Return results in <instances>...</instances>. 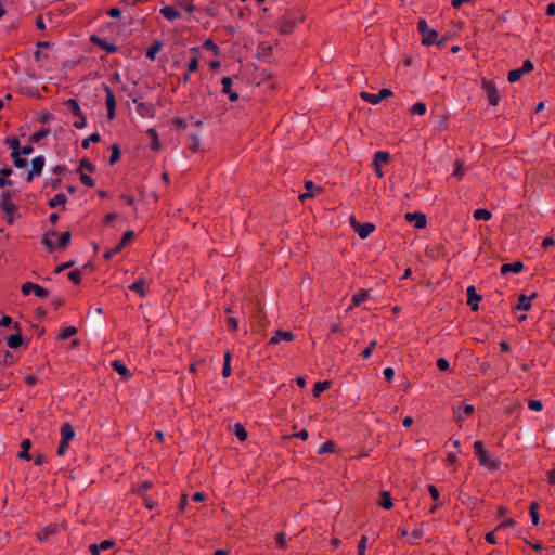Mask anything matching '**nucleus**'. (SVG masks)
<instances>
[{
	"label": "nucleus",
	"instance_id": "obj_50",
	"mask_svg": "<svg viewBox=\"0 0 555 555\" xmlns=\"http://www.w3.org/2000/svg\"><path fill=\"white\" fill-rule=\"evenodd\" d=\"M334 449H335V443L333 441H326L319 448L318 453L323 454V453H327V452H334Z\"/></svg>",
	"mask_w": 555,
	"mask_h": 555
},
{
	"label": "nucleus",
	"instance_id": "obj_29",
	"mask_svg": "<svg viewBox=\"0 0 555 555\" xmlns=\"http://www.w3.org/2000/svg\"><path fill=\"white\" fill-rule=\"evenodd\" d=\"M367 297H369V293L365 291L354 294L351 298V307L349 309H351L352 307L360 306L362 302H364L367 299Z\"/></svg>",
	"mask_w": 555,
	"mask_h": 555
},
{
	"label": "nucleus",
	"instance_id": "obj_12",
	"mask_svg": "<svg viewBox=\"0 0 555 555\" xmlns=\"http://www.w3.org/2000/svg\"><path fill=\"white\" fill-rule=\"evenodd\" d=\"M294 337H295V335L292 332L279 330L271 337L269 344L278 345L282 341H292L294 339Z\"/></svg>",
	"mask_w": 555,
	"mask_h": 555
},
{
	"label": "nucleus",
	"instance_id": "obj_21",
	"mask_svg": "<svg viewBox=\"0 0 555 555\" xmlns=\"http://www.w3.org/2000/svg\"><path fill=\"white\" fill-rule=\"evenodd\" d=\"M535 297V294H532L531 296L520 295L518 297V302L516 306V309L528 311L531 308V300Z\"/></svg>",
	"mask_w": 555,
	"mask_h": 555
},
{
	"label": "nucleus",
	"instance_id": "obj_63",
	"mask_svg": "<svg viewBox=\"0 0 555 555\" xmlns=\"http://www.w3.org/2000/svg\"><path fill=\"white\" fill-rule=\"evenodd\" d=\"M286 541L287 539L285 533L281 532L276 535V544L279 547H285Z\"/></svg>",
	"mask_w": 555,
	"mask_h": 555
},
{
	"label": "nucleus",
	"instance_id": "obj_5",
	"mask_svg": "<svg viewBox=\"0 0 555 555\" xmlns=\"http://www.w3.org/2000/svg\"><path fill=\"white\" fill-rule=\"evenodd\" d=\"M350 224L362 240L369 237L375 230V225L373 223H360L354 217L350 218Z\"/></svg>",
	"mask_w": 555,
	"mask_h": 555
},
{
	"label": "nucleus",
	"instance_id": "obj_22",
	"mask_svg": "<svg viewBox=\"0 0 555 555\" xmlns=\"http://www.w3.org/2000/svg\"><path fill=\"white\" fill-rule=\"evenodd\" d=\"M390 159V154L386 151H378L374 155L373 166L379 168L382 164H386Z\"/></svg>",
	"mask_w": 555,
	"mask_h": 555
},
{
	"label": "nucleus",
	"instance_id": "obj_31",
	"mask_svg": "<svg viewBox=\"0 0 555 555\" xmlns=\"http://www.w3.org/2000/svg\"><path fill=\"white\" fill-rule=\"evenodd\" d=\"M330 386H331L330 380L318 382L313 388V396L320 397L323 391H325L326 389L330 388Z\"/></svg>",
	"mask_w": 555,
	"mask_h": 555
},
{
	"label": "nucleus",
	"instance_id": "obj_19",
	"mask_svg": "<svg viewBox=\"0 0 555 555\" xmlns=\"http://www.w3.org/2000/svg\"><path fill=\"white\" fill-rule=\"evenodd\" d=\"M60 434L64 442H70L76 436L75 430L69 423H65L61 426Z\"/></svg>",
	"mask_w": 555,
	"mask_h": 555
},
{
	"label": "nucleus",
	"instance_id": "obj_39",
	"mask_svg": "<svg viewBox=\"0 0 555 555\" xmlns=\"http://www.w3.org/2000/svg\"><path fill=\"white\" fill-rule=\"evenodd\" d=\"M49 134V130L48 129H41L39 131H36L34 132L30 138H29V142L30 143H38L40 140H42L43 138H46L47 135Z\"/></svg>",
	"mask_w": 555,
	"mask_h": 555
},
{
	"label": "nucleus",
	"instance_id": "obj_43",
	"mask_svg": "<svg viewBox=\"0 0 555 555\" xmlns=\"http://www.w3.org/2000/svg\"><path fill=\"white\" fill-rule=\"evenodd\" d=\"M100 141V134L99 133H92L81 142V146L83 149H88L91 143H96Z\"/></svg>",
	"mask_w": 555,
	"mask_h": 555
},
{
	"label": "nucleus",
	"instance_id": "obj_18",
	"mask_svg": "<svg viewBox=\"0 0 555 555\" xmlns=\"http://www.w3.org/2000/svg\"><path fill=\"white\" fill-rule=\"evenodd\" d=\"M60 530V526L56 524H50L46 526L39 533L38 539L42 542L48 541L49 537L57 533Z\"/></svg>",
	"mask_w": 555,
	"mask_h": 555
},
{
	"label": "nucleus",
	"instance_id": "obj_3",
	"mask_svg": "<svg viewBox=\"0 0 555 555\" xmlns=\"http://www.w3.org/2000/svg\"><path fill=\"white\" fill-rule=\"evenodd\" d=\"M392 95V91L390 89L384 88L378 93H369V92H361L360 96L363 101L376 105L380 103L382 100L387 99Z\"/></svg>",
	"mask_w": 555,
	"mask_h": 555
},
{
	"label": "nucleus",
	"instance_id": "obj_47",
	"mask_svg": "<svg viewBox=\"0 0 555 555\" xmlns=\"http://www.w3.org/2000/svg\"><path fill=\"white\" fill-rule=\"evenodd\" d=\"M160 50V43L156 42L155 44L151 46L146 51V57L150 60H155L157 53Z\"/></svg>",
	"mask_w": 555,
	"mask_h": 555
},
{
	"label": "nucleus",
	"instance_id": "obj_6",
	"mask_svg": "<svg viewBox=\"0 0 555 555\" xmlns=\"http://www.w3.org/2000/svg\"><path fill=\"white\" fill-rule=\"evenodd\" d=\"M21 291L24 296H28L30 293H35L36 296L46 298L49 295L48 289L33 282L24 283L21 287Z\"/></svg>",
	"mask_w": 555,
	"mask_h": 555
},
{
	"label": "nucleus",
	"instance_id": "obj_53",
	"mask_svg": "<svg viewBox=\"0 0 555 555\" xmlns=\"http://www.w3.org/2000/svg\"><path fill=\"white\" fill-rule=\"evenodd\" d=\"M68 279L75 283V284H79L80 281H81V272L79 270H73L69 272L68 274Z\"/></svg>",
	"mask_w": 555,
	"mask_h": 555
},
{
	"label": "nucleus",
	"instance_id": "obj_57",
	"mask_svg": "<svg viewBox=\"0 0 555 555\" xmlns=\"http://www.w3.org/2000/svg\"><path fill=\"white\" fill-rule=\"evenodd\" d=\"M437 367L440 370V371H447L449 370L450 367V363L447 359L444 358H439L437 360Z\"/></svg>",
	"mask_w": 555,
	"mask_h": 555
},
{
	"label": "nucleus",
	"instance_id": "obj_16",
	"mask_svg": "<svg viewBox=\"0 0 555 555\" xmlns=\"http://www.w3.org/2000/svg\"><path fill=\"white\" fill-rule=\"evenodd\" d=\"M114 544L115 542L113 540H104L99 544H91L89 546V551L92 555H100L102 551L109 550L111 547H113Z\"/></svg>",
	"mask_w": 555,
	"mask_h": 555
},
{
	"label": "nucleus",
	"instance_id": "obj_52",
	"mask_svg": "<svg viewBox=\"0 0 555 555\" xmlns=\"http://www.w3.org/2000/svg\"><path fill=\"white\" fill-rule=\"evenodd\" d=\"M5 143L9 145V147L12 150V152L20 151V141L17 138H8L5 140Z\"/></svg>",
	"mask_w": 555,
	"mask_h": 555
},
{
	"label": "nucleus",
	"instance_id": "obj_42",
	"mask_svg": "<svg viewBox=\"0 0 555 555\" xmlns=\"http://www.w3.org/2000/svg\"><path fill=\"white\" fill-rule=\"evenodd\" d=\"M77 333V328L75 326H68L61 331L59 338L68 339Z\"/></svg>",
	"mask_w": 555,
	"mask_h": 555
},
{
	"label": "nucleus",
	"instance_id": "obj_25",
	"mask_svg": "<svg viewBox=\"0 0 555 555\" xmlns=\"http://www.w3.org/2000/svg\"><path fill=\"white\" fill-rule=\"evenodd\" d=\"M67 202V196L63 193L54 195L48 203L50 208H56L57 206H64Z\"/></svg>",
	"mask_w": 555,
	"mask_h": 555
},
{
	"label": "nucleus",
	"instance_id": "obj_13",
	"mask_svg": "<svg viewBox=\"0 0 555 555\" xmlns=\"http://www.w3.org/2000/svg\"><path fill=\"white\" fill-rule=\"evenodd\" d=\"M405 220L414 222L416 229H424L426 227V216L421 212H408L405 214Z\"/></svg>",
	"mask_w": 555,
	"mask_h": 555
},
{
	"label": "nucleus",
	"instance_id": "obj_26",
	"mask_svg": "<svg viewBox=\"0 0 555 555\" xmlns=\"http://www.w3.org/2000/svg\"><path fill=\"white\" fill-rule=\"evenodd\" d=\"M378 504L385 509H390L392 507L393 503L388 491L382 492Z\"/></svg>",
	"mask_w": 555,
	"mask_h": 555
},
{
	"label": "nucleus",
	"instance_id": "obj_35",
	"mask_svg": "<svg viewBox=\"0 0 555 555\" xmlns=\"http://www.w3.org/2000/svg\"><path fill=\"white\" fill-rule=\"evenodd\" d=\"M20 151H15L11 153V157L13 158L14 166L16 168H24L27 165V159L20 157Z\"/></svg>",
	"mask_w": 555,
	"mask_h": 555
},
{
	"label": "nucleus",
	"instance_id": "obj_8",
	"mask_svg": "<svg viewBox=\"0 0 555 555\" xmlns=\"http://www.w3.org/2000/svg\"><path fill=\"white\" fill-rule=\"evenodd\" d=\"M46 163V158L42 155L36 156L31 160V170L28 172L26 181L30 182L34 177L40 176Z\"/></svg>",
	"mask_w": 555,
	"mask_h": 555
},
{
	"label": "nucleus",
	"instance_id": "obj_32",
	"mask_svg": "<svg viewBox=\"0 0 555 555\" xmlns=\"http://www.w3.org/2000/svg\"><path fill=\"white\" fill-rule=\"evenodd\" d=\"M23 343V337L20 333L11 335L8 338V346L12 349L18 348Z\"/></svg>",
	"mask_w": 555,
	"mask_h": 555
},
{
	"label": "nucleus",
	"instance_id": "obj_46",
	"mask_svg": "<svg viewBox=\"0 0 555 555\" xmlns=\"http://www.w3.org/2000/svg\"><path fill=\"white\" fill-rule=\"evenodd\" d=\"M147 134L152 139L151 147L155 151L158 150L160 146V143H159L156 131L154 129H149Z\"/></svg>",
	"mask_w": 555,
	"mask_h": 555
},
{
	"label": "nucleus",
	"instance_id": "obj_36",
	"mask_svg": "<svg viewBox=\"0 0 555 555\" xmlns=\"http://www.w3.org/2000/svg\"><path fill=\"white\" fill-rule=\"evenodd\" d=\"M539 504L537 502H532L530 504L529 513L531 516V521L534 526H537L540 521V517L538 514Z\"/></svg>",
	"mask_w": 555,
	"mask_h": 555
},
{
	"label": "nucleus",
	"instance_id": "obj_49",
	"mask_svg": "<svg viewBox=\"0 0 555 555\" xmlns=\"http://www.w3.org/2000/svg\"><path fill=\"white\" fill-rule=\"evenodd\" d=\"M120 158V150L118 147V145L114 144L112 146V155L109 157V164L111 165H114L116 164Z\"/></svg>",
	"mask_w": 555,
	"mask_h": 555
},
{
	"label": "nucleus",
	"instance_id": "obj_20",
	"mask_svg": "<svg viewBox=\"0 0 555 555\" xmlns=\"http://www.w3.org/2000/svg\"><path fill=\"white\" fill-rule=\"evenodd\" d=\"M522 269H524V263L521 261H515L513 263H504L501 267L500 272L502 274H507L509 272L519 273L522 271Z\"/></svg>",
	"mask_w": 555,
	"mask_h": 555
},
{
	"label": "nucleus",
	"instance_id": "obj_45",
	"mask_svg": "<svg viewBox=\"0 0 555 555\" xmlns=\"http://www.w3.org/2000/svg\"><path fill=\"white\" fill-rule=\"evenodd\" d=\"M412 114L422 116L426 113V104L423 102L415 103L411 108Z\"/></svg>",
	"mask_w": 555,
	"mask_h": 555
},
{
	"label": "nucleus",
	"instance_id": "obj_7",
	"mask_svg": "<svg viewBox=\"0 0 555 555\" xmlns=\"http://www.w3.org/2000/svg\"><path fill=\"white\" fill-rule=\"evenodd\" d=\"M482 89H483L485 93L487 94L489 103L491 105H498L499 102H500V96H499V93H498L496 86L492 81L483 80L482 81Z\"/></svg>",
	"mask_w": 555,
	"mask_h": 555
},
{
	"label": "nucleus",
	"instance_id": "obj_62",
	"mask_svg": "<svg viewBox=\"0 0 555 555\" xmlns=\"http://www.w3.org/2000/svg\"><path fill=\"white\" fill-rule=\"evenodd\" d=\"M80 181L86 186H93L94 185L93 179L91 177H89L88 175H85V173H80Z\"/></svg>",
	"mask_w": 555,
	"mask_h": 555
},
{
	"label": "nucleus",
	"instance_id": "obj_9",
	"mask_svg": "<svg viewBox=\"0 0 555 555\" xmlns=\"http://www.w3.org/2000/svg\"><path fill=\"white\" fill-rule=\"evenodd\" d=\"M104 90L106 93L105 103L107 107V118L112 120L114 119L116 113V99L113 90L108 86H105Z\"/></svg>",
	"mask_w": 555,
	"mask_h": 555
},
{
	"label": "nucleus",
	"instance_id": "obj_33",
	"mask_svg": "<svg viewBox=\"0 0 555 555\" xmlns=\"http://www.w3.org/2000/svg\"><path fill=\"white\" fill-rule=\"evenodd\" d=\"M473 217L476 219V220H490L491 217H492V214L491 211H489L488 209H476L473 214Z\"/></svg>",
	"mask_w": 555,
	"mask_h": 555
},
{
	"label": "nucleus",
	"instance_id": "obj_58",
	"mask_svg": "<svg viewBox=\"0 0 555 555\" xmlns=\"http://www.w3.org/2000/svg\"><path fill=\"white\" fill-rule=\"evenodd\" d=\"M528 406L532 411H541L543 408L542 402L539 400H530Z\"/></svg>",
	"mask_w": 555,
	"mask_h": 555
},
{
	"label": "nucleus",
	"instance_id": "obj_10",
	"mask_svg": "<svg viewBox=\"0 0 555 555\" xmlns=\"http://www.w3.org/2000/svg\"><path fill=\"white\" fill-rule=\"evenodd\" d=\"M453 411H454L455 422L459 424H462L463 421L465 420V417H467L474 413L475 408L472 404H464L463 406H459V408L454 406Z\"/></svg>",
	"mask_w": 555,
	"mask_h": 555
},
{
	"label": "nucleus",
	"instance_id": "obj_64",
	"mask_svg": "<svg viewBox=\"0 0 555 555\" xmlns=\"http://www.w3.org/2000/svg\"><path fill=\"white\" fill-rule=\"evenodd\" d=\"M524 74L530 73L533 69V64L530 60H526L520 67Z\"/></svg>",
	"mask_w": 555,
	"mask_h": 555
},
{
	"label": "nucleus",
	"instance_id": "obj_55",
	"mask_svg": "<svg viewBox=\"0 0 555 555\" xmlns=\"http://www.w3.org/2000/svg\"><path fill=\"white\" fill-rule=\"evenodd\" d=\"M377 345V341L376 340H372L369 345V347H366L363 351H362V357L364 359H367L371 354H372V351L373 349L376 347Z\"/></svg>",
	"mask_w": 555,
	"mask_h": 555
},
{
	"label": "nucleus",
	"instance_id": "obj_38",
	"mask_svg": "<svg viewBox=\"0 0 555 555\" xmlns=\"http://www.w3.org/2000/svg\"><path fill=\"white\" fill-rule=\"evenodd\" d=\"M144 284H145V281L142 279H139L137 282L132 283L129 286V289L139 293L140 296H144L145 295Z\"/></svg>",
	"mask_w": 555,
	"mask_h": 555
},
{
	"label": "nucleus",
	"instance_id": "obj_51",
	"mask_svg": "<svg viewBox=\"0 0 555 555\" xmlns=\"http://www.w3.org/2000/svg\"><path fill=\"white\" fill-rule=\"evenodd\" d=\"M366 545H367V537L362 535L359 541V544H358V555H365Z\"/></svg>",
	"mask_w": 555,
	"mask_h": 555
},
{
	"label": "nucleus",
	"instance_id": "obj_34",
	"mask_svg": "<svg viewBox=\"0 0 555 555\" xmlns=\"http://www.w3.org/2000/svg\"><path fill=\"white\" fill-rule=\"evenodd\" d=\"M234 435L240 441H245L247 438V431L241 423L234 425Z\"/></svg>",
	"mask_w": 555,
	"mask_h": 555
},
{
	"label": "nucleus",
	"instance_id": "obj_23",
	"mask_svg": "<svg viewBox=\"0 0 555 555\" xmlns=\"http://www.w3.org/2000/svg\"><path fill=\"white\" fill-rule=\"evenodd\" d=\"M160 13L168 21H173V20L180 17V12L171 5H166V7L162 8Z\"/></svg>",
	"mask_w": 555,
	"mask_h": 555
},
{
	"label": "nucleus",
	"instance_id": "obj_24",
	"mask_svg": "<svg viewBox=\"0 0 555 555\" xmlns=\"http://www.w3.org/2000/svg\"><path fill=\"white\" fill-rule=\"evenodd\" d=\"M30 447H31V443H30L29 439L23 440L22 443H21V451L18 452L17 456L20 459L29 461L30 457H31L30 454H29Z\"/></svg>",
	"mask_w": 555,
	"mask_h": 555
},
{
	"label": "nucleus",
	"instance_id": "obj_60",
	"mask_svg": "<svg viewBox=\"0 0 555 555\" xmlns=\"http://www.w3.org/2000/svg\"><path fill=\"white\" fill-rule=\"evenodd\" d=\"M68 444H69V442H64V440L61 438V441L59 443L57 451H56L57 454L64 455L67 452Z\"/></svg>",
	"mask_w": 555,
	"mask_h": 555
},
{
	"label": "nucleus",
	"instance_id": "obj_44",
	"mask_svg": "<svg viewBox=\"0 0 555 555\" xmlns=\"http://www.w3.org/2000/svg\"><path fill=\"white\" fill-rule=\"evenodd\" d=\"M83 169L93 172L95 167L89 159L82 158L79 163L78 172L82 171Z\"/></svg>",
	"mask_w": 555,
	"mask_h": 555
},
{
	"label": "nucleus",
	"instance_id": "obj_54",
	"mask_svg": "<svg viewBox=\"0 0 555 555\" xmlns=\"http://www.w3.org/2000/svg\"><path fill=\"white\" fill-rule=\"evenodd\" d=\"M15 190H7L1 193V201L13 202V197L15 196Z\"/></svg>",
	"mask_w": 555,
	"mask_h": 555
},
{
	"label": "nucleus",
	"instance_id": "obj_61",
	"mask_svg": "<svg viewBox=\"0 0 555 555\" xmlns=\"http://www.w3.org/2000/svg\"><path fill=\"white\" fill-rule=\"evenodd\" d=\"M134 236V233L132 231H127L126 233H124L121 240H120V243L121 245L126 246Z\"/></svg>",
	"mask_w": 555,
	"mask_h": 555
},
{
	"label": "nucleus",
	"instance_id": "obj_59",
	"mask_svg": "<svg viewBox=\"0 0 555 555\" xmlns=\"http://www.w3.org/2000/svg\"><path fill=\"white\" fill-rule=\"evenodd\" d=\"M197 69H198V60L196 56H194L190 60V63L188 65V72L193 73V72H196Z\"/></svg>",
	"mask_w": 555,
	"mask_h": 555
},
{
	"label": "nucleus",
	"instance_id": "obj_41",
	"mask_svg": "<svg viewBox=\"0 0 555 555\" xmlns=\"http://www.w3.org/2000/svg\"><path fill=\"white\" fill-rule=\"evenodd\" d=\"M222 375L223 377H229L231 375V354L230 352H227L224 354V364L222 369Z\"/></svg>",
	"mask_w": 555,
	"mask_h": 555
},
{
	"label": "nucleus",
	"instance_id": "obj_27",
	"mask_svg": "<svg viewBox=\"0 0 555 555\" xmlns=\"http://www.w3.org/2000/svg\"><path fill=\"white\" fill-rule=\"evenodd\" d=\"M65 106L70 111V113L75 116H81L82 112L79 106V103L75 99H69L65 102Z\"/></svg>",
	"mask_w": 555,
	"mask_h": 555
},
{
	"label": "nucleus",
	"instance_id": "obj_11",
	"mask_svg": "<svg viewBox=\"0 0 555 555\" xmlns=\"http://www.w3.org/2000/svg\"><path fill=\"white\" fill-rule=\"evenodd\" d=\"M90 40L93 44L100 47L108 54L115 53L118 50V47L116 44L107 42L106 40L102 39L96 35L91 36Z\"/></svg>",
	"mask_w": 555,
	"mask_h": 555
},
{
	"label": "nucleus",
	"instance_id": "obj_4",
	"mask_svg": "<svg viewBox=\"0 0 555 555\" xmlns=\"http://www.w3.org/2000/svg\"><path fill=\"white\" fill-rule=\"evenodd\" d=\"M0 209L3 211L9 224H12L20 217L17 206L13 202L1 201Z\"/></svg>",
	"mask_w": 555,
	"mask_h": 555
},
{
	"label": "nucleus",
	"instance_id": "obj_14",
	"mask_svg": "<svg viewBox=\"0 0 555 555\" xmlns=\"http://www.w3.org/2000/svg\"><path fill=\"white\" fill-rule=\"evenodd\" d=\"M222 85V93L228 95L231 101H237L238 100V93L232 91V85L233 80L231 77H223L221 80Z\"/></svg>",
	"mask_w": 555,
	"mask_h": 555
},
{
	"label": "nucleus",
	"instance_id": "obj_1",
	"mask_svg": "<svg viewBox=\"0 0 555 555\" xmlns=\"http://www.w3.org/2000/svg\"><path fill=\"white\" fill-rule=\"evenodd\" d=\"M417 29L422 35V43L424 46H442L444 43V39L438 40V33L430 28L424 18L418 20Z\"/></svg>",
	"mask_w": 555,
	"mask_h": 555
},
{
	"label": "nucleus",
	"instance_id": "obj_48",
	"mask_svg": "<svg viewBox=\"0 0 555 555\" xmlns=\"http://www.w3.org/2000/svg\"><path fill=\"white\" fill-rule=\"evenodd\" d=\"M56 235V233L54 231H51V232H48L43 235L42 237V244L47 247V248H52L53 247V242H52V237H54Z\"/></svg>",
	"mask_w": 555,
	"mask_h": 555
},
{
	"label": "nucleus",
	"instance_id": "obj_2",
	"mask_svg": "<svg viewBox=\"0 0 555 555\" xmlns=\"http://www.w3.org/2000/svg\"><path fill=\"white\" fill-rule=\"evenodd\" d=\"M474 451L480 465L486 466L491 472H494L500 467V461L490 456L489 452L483 448V443L481 441H475Z\"/></svg>",
	"mask_w": 555,
	"mask_h": 555
},
{
	"label": "nucleus",
	"instance_id": "obj_17",
	"mask_svg": "<svg viewBox=\"0 0 555 555\" xmlns=\"http://www.w3.org/2000/svg\"><path fill=\"white\" fill-rule=\"evenodd\" d=\"M133 102L137 104V112L139 115L142 117H153L154 108L152 104L138 102L137 99H134Z\"/></svg>",
	"mask_w": 555,
	"mask_h": 555
},
{
	"label": "nucleus",
	"instance_id": "obj_40",
	"mask_svg": "<svg viewBox=\"0 0 555 555\" xmlns=\"http://www.w3.org/2000/svg\"><path fill=\"white\" fill-rule=\"evenodd\" d=\"M522 75L525 74L522 73L521 68L512 69L508 73L507 79L511 83H515L522 77Z\"/></svg>",
	"mask_w": 555,
	"mask_h": 555
},
{
	"label": "nucleus",
	"instance_id": "obj_37",
	"mask_svg": "<svg viewBox=\"0 0 555 555\" xmlns=\"http://www.w3.org/2000/svg\"><path fill=\"white\" fill-rule=\"evenodd\" d=\"M305 189L307 190V192L299 195L300 201L313 197L312 190L314 189V183L311 180L306 181Z\"/></svg>",
	"mask_w": 555,
	"mask_h": 555
},
{
	"label": "nucleus",
	"instance_id": "obj_15",
	"mask_svg": "<svg viewBox=\"0 0 555 555\" xmlns=\"http://www.w3.org/2000/svg\"><path fill=\"white\" fill-rule=\"evenodd\" d=\"M467 304L470 306L473 311H477L479 306L478 302L481 300V296L476 293L475 286L470 285L467 287Z\"/></svg>",
	"mask_w": 555,
	"mask_h": 555
},
{
	"label": "nucleus",
	"instance_id": "obj_28",
	"mask_svg": "<svg viewBox=\"0 0 555 555\" xmlns=\"http://www.w3.org/2000/svg\"><path fill=\"white\" fill-rule=\"evenodd\" d=\"M112 366L113 369L121 376L124 377H128L130 376V371L129 369L124 364L121 363L120 361L118 360H115L112 362Z\"/></svg>",
	"mask_w": 555,
	"mask_h": 555
},
{
	"label": "nucleus",
	"instance_id": "obj_56",
	"mask_svg": "<svg viewBox=\"0 0 555 555\" xmlns=\"http://www.w3.org/2000/svg\"><path fill=\"white\" fill-rule=\"evenodd\" d=\"M463 175H464V171L462 169V162L456 160L454 170H453V176L456 177L457 179H462Z\"/></svg>",
	"mask_w": 555,
	"mask_h": 555
},
{
	"label": "nucleus",
	"instance_id": "obj_30",
	"mask_svg": "<svg viewBox=\"0 0 555 555\" xmlns=\"http://www.w3.org/2000/svg\"><path fill=\"white\" fill-rule=\"evenodd\" d=\"M70 232H63L57 238L56 247L60 249L66 248L70 243Z\"/></svg>",
	"mask_w": 555,
	"mask_h": 555
}]
</instances>
